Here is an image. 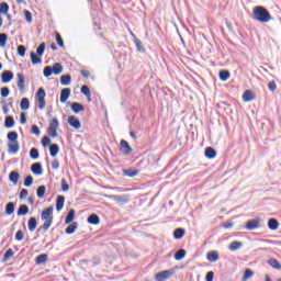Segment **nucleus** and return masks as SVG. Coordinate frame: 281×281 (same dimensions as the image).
<instances>
[{"label":"nucleus","instance_id":"1","mask_svg":"<svg viewBox=\"0 0 281 281\" xmlns=\"http://www.w3.org/2000/svg\"><path fill=\"white\" fill-rule=\"evenodd\" d=\"M252 19L257 21V23H269L270 21H273V16H271L269 9L262 5L252 8Z\"/></svg>","mask_w":281,"mask_h":281},{"label":"nucleus","instance_id":"2","mask_svg":"<svg viewBox=\"0 0 281 281\" xmlns=\"http://www.w3.org/2000/svg\"><path fill=\"white\" fill-rule=\"evenodd\" d=\"M41 218L44 221V224L37 229V233L41 232V229L47 232V229L52 227V223H54V206L44 209L41 213Z\"/></svg>","mask_w":281,"mask_h":281},{"label":"nucleus","instance_id":"3","mask_svg":"<svg viewBox=\"0 0 281 281\" xmlns=\"http://www.w3.org/2000/svg\"><path fill=\"white\" fill-rule=\"evenodd\" d=\"M47 47V44L45 42H42L35 52H31V63L32 65H41L43 63V54H45V49Z\"/></svg>","mask_w":281,"mask_h":281},{"label":"nucleus","instance_id":"4","mask_svg":"<svg viewBox=\"0 0 281 281\" xmlns=\"http://www.w3.org/2000/svg\"><path fill=\"white\" fill-rule=\"evenodd\" d=\"M58 126H60V122H58V120L56 117H54L48 125L47 128V135L49 137L56 138L58 137Z\"/></svg>","mask_w":281,"mask_h":281},{"label":"nucleus","instance_id":"5","mask_svg":"<svg viewBox=\"0 0 281 281\" xmlns=\"http://www.w3.org/2000/svg\"><path fill=\"white\" fill-rule=\"evenodd\" d=\"M47 97V92H45V88H38L36 94H35V100L38 104L40 111H43L45 109V98Z\"/></svg>","mask_w":281,"mask_h":281},{"label":"nucleus","instance_id":"6","mask_svg":"<svg viewBox=\"0 0 281 281\" xmlns=\"http://www.w3.org/2000/svg\"><path fill=\"white\" fill-rule=\"evenodd\" d=\"M175 276V270H164L155 274L156 281H166Z\"/></svg>","mask_w":281,"mask_h":281},{"label":"nucleus","instance_id":"7","mask_svg":"<svg viewBox=\"0 0 281 281\" xmlns=\"http://www.w3.org/2000/svg\"><path fill=\"white\" fill-rule=\"evenodd\" d=\"M67 122L71 128H75V131H80V128H82V123L76 115H69Z\"/></svg>","mask_w":281,"mask_h":281},{"label":"nucleus","instance_id":"8","mask_svg":"<svg viewBox=\"0 0 281 281\" xmlns=\"http://www.w3.org/2000/svg\"><path fill=\"white\" fill-rule=\"evenodd\" d=\"M104 196H105V199H111L112 201H115V203H122V205H126V203H128V201H131L128 195L105 194Z\"/></svg>","mask_w":281,"mask_h":281},{"label":"nucleus","instance_id":"9","mask_svg":"<svg viewBox=\"0 0 281 281\" xmlns=\"http://www.w3.org/2000/svg\"><path fill=\"white\" fill-rule=\"evenodd\" d=\"M120 153H122V155L128 156L131 153H133V147H131V145L125 139H121Z\"/></svg>","mask_w":281,"mask_h":281},{"label":"nucleus","instance_id":"10","mask_svg":"<svg viewBox=\"0 0 281 281\" xmlns=\"http://www.w3.org/2000/svg\"><path fill=\"white\" fill-rule=\"evenodd\" d=\"M1 82L3 85H8V82H12L14 80V72L12 70H4L1 75Z\"/></svg>","mask_w":281,"mask_h":281},{"label":"nucleus","instance_id":"11","mask_svg":"<svg viewBox=\"0 0 281 281\" xmlns=\"http://www.w3.org/2000/svg\"><path fill=\"white\" fill-rule=\"evenodd\" d=\"M259 227H260V220L258 218L249 220L245 225V229H247L248 232H254V229H258Z\"/></svg>","mask_w":281,"mask_h":281},{"label":"nucleus","instance_id":"12","mask_svg":"<svg viewBox=\"0 0 281 281\" xmlns=\"http://www.w3.org/2000/svg\"><path fill=\"white\" fill-rule=\"evenodd\" d=\"M67 104L70 105V109L72 111V113H75L76 115H78V113H82V111H85V105H82V103L80 102H67Z\"/></svg>","mask_w":281,"mask_h":281},{"label":"nucleus","instance_id":"13","mask_svg":"<svg viewBox=\"0 0 281 281\" xmlns=\"http://www.w3.org/2000/svg\"><path fill=\"white\" fill-rule=\"evenodd\" d=\"M69 98H71V88L61 89L59 97V101L61 102V104H65V102H67Z\"/></svg>","mask_w":281,"mask_h":281},{"label":"nucleus","instance_id":"14","mask_svg":"<svg viewBox=\"0 0 281 281\" xmlns=\"http://www.w3.org/2000/svg\"><path fill=\"white\" fill-rule=\"evenodd\" d=\"M206 260L209 262H218V260H221V255H218V251L216 250H210L206 254Z\"/></svg>","mask_w":281,"mask_h":281},{"label":"nucleus","instance_id":"15","mask_svg":"<svg viewBox=\"0 0 281 281\" xmlns=\"http://www.w3.org/2000/svg\"><path fill=\"white\" fill-rule=\"evenodd\" d=\"M31 172H33V175H35L36 177H41V175H43V164L34 162L31 166Z\"/></svg>","mask_w":281,"mask_h":281},{"label":"nucleus","instance_id":"16","mask_svg":"<svg viewBox=\"0 0 281 281\" xmlns=\"http://www.w3.org/2000/svg\"><path fill=\"white\" fill-rule=\"evenodd\" d=\"M139 172H142V170H139L137 168L123 169V176L124 177H130L132 179H133V177H137V175H139Z\"/></svg>","mask_w":281,"mask_h":281},{"label":"nucleus","instance_id":"17","mask_svg":"<svg viewBox=\"0 0 281 281\" xmlns=\"http://www.w3.org/2000/svg\"><path fill=\"white\" fill-rule=\"evenodd\" d=\"M252 100H256V92L254 90H246L243 93V101L244 102H252Z\"/></svg>","mask_w":281,"mask_h":281},{"label":"nucleus","instance_id":"18","mask_svg":"<svg viewBox=\"0 0 281 281\" xmlns=\"http://www.w3.org/2000/svg\"><path fill=\"white\" fill-rule=\"evenodd\" d=\"M14 210H16V203L14 202L7 203L4 209L5 216H12V214H14Z\"/></svg>","mask_w":281,"mask_h":281},{"label":"nucleus","instance_id":"19","mask_svg":"<svg viewBox=\"0 0 281 281\" xmlns=\"http://www.w3.org/2000/svg\"><path fill=\"white\" fill-rule=\"evenodd\" d=\"M75 220H76V210L70 209L68 211L67 216L65 217V225H71V223H74Z\"/></svg>","mask_w":281,"mask_h":281},{"label":"nucleus","instance_id":"20","mask_svg":"<svg viewBox=\"0 0 281 281\" xmlns=\"http://www.w3.org/2000/svg\"><path fill=\"white\" fill-rule=\"evenodd\" d=\"M55 205L56 212H63V207H65V195H57Z\"/></svg>","mask_w":281,"mask_h":281},{"label":"nucleus","instance_id":"21","mask_svg":"<svg viewBox=\"0 0 281 281\" xmlns=\"http://www.w3.org/2000/svg\"><path fill=\"white\" fill-rule=\"evenodd\" d=\"M204 157H206V159H216V149H214V147H206L204 149Z\"/></svg>","mask_w":281,"mask_h":281},{"label":"nucleus","instance_id":"22","mask_svg":"<svg viewBox=\"0 0 281 281\" xmlns=\"http://www.w3.org/2000/svg\"><path fill=\"white\" fill-rule=\"evenodd\" d=\"M15 124H16V121H14V116L7 115L4 117V128H14Z\"/></svg>","mask_w":281,"mask_h":281},{"label":"nucleus","instance_id":"23","mask_svg":"<svg viewBox=\"0 0 281 281\" xmlns=\"http://www.w3.org/2000/svg\"><path fill=\"white\" fill-rule=\"evenodd\" d=\"M87 223L89 225H100V216L95 213H92L88 216Z\"/></svg>","mask_w":281,"mask_h":281},{"label":"nucleus","instance_id":"24","mask_svg":"<svg viewBox=\"0 0 281 281\" xmlns=\"http://www.w3.org/2000/svg\"><path fill=\"white\" fill-rule=\"evenodd\" d=\"M76 229H78V222H71L65 229V234L67 236H71V234H76Z\"/></svg>","mask_w":281,"mask_h":281},{"label":"nucleus","instance_id":"25","mask_svg":"<svg viewBox=\"0 0 281 281\" xmlns=\"http://www.w3.org/2000/svg\"><path fill=\"white\" fill-rule=\"evenodd\" d=\"M30 214V206L27 204H21L16 211L18 216H27Z\"/></svg>","mask_w":281,"mask_h":281},{"label":"nucleus","instance_id":"26","mask_svg":"<svg viewBox=\"0 0 281 281\" xmlns=\"http://www.w3.org/2000/svg\"><path fill=\"white\" fill-rule=\"evenodd\" d=\"M19 179H21V173H19V171H11L9 173V181L13 183V186L19 183Z\"/></svg>","mask_w":281,"mask_h":281},{"label":"nucleus","instance_id":"27","mask_svg":"<svg viewBox=\"0 0 281 281\" xmlns=\"http://www.w3.org/2000/svg\"><path fill=\"white\" fill-rule=\"evenodd\" d=\"M7 139L9 144H16L19 143V133L12 131L7 134Z\"/></svg>","mask_w":281,"mask_h":281},{"label":"nucleus","instance_id":"28","mask_svg":"<svg viewBox=\"0 0 281 281\" xmlns=\"http://www.w3.org/2000/svg\"><path fill=\"white\" fill-rule=\"evenodd\" d=\"M8 148V153L10 155H16V153H19V150L21 149V146L19 145V143H9Z\"/></svg>","mask_w":281,"mask_h":281},{"label":"nucleus","instance_id":"29","mask_svg":"<svg viewBox=\"0 0 281 281\" xmlns=\"http://www.w3.org/2000/svg\"><path fill=\"white\" fill-rule=\"evenodd\" d=\"M186 236V228L179 227L173 231V238L175 240H181Z\"/></svg>","mask_w":281,"mask_h":281},{"label":"nucleus","instance_id":"30","mask_svg":"<svg viewBox=\"0 0 281 281\" xmlns=\"http://www.w3.org/2000/svg\"><path fill=\"white\" fill-rule=\"evenodd\" d=\"M27 227H29V232H34L36 227H38V221L36 220V217L32 216L29 218Z\"/></svg>","mask_w":281,"mask_h":281},{"label":"nucleus","instance_id":"31","mask_svg":"<svg viewBox=\"0 0 281 281\" xmlns=\"http://www.w3.org/2000/svg\"><path fill=\"white\" fill-rule=\"evenodd\" d=\"M59 82L63 87H69V85H71V75H61Z\"/></svg>","mask_w":281,"mask_h":281},{"label":"nucleus","instance_id":"32","mask_svg":"<svg viewBox=\"0 0 281 281\" xmlns=\"http://www.w3.org/2000/svg\"><path fill=\"white\" fill-rule=\"evenodd\" d=\"M280 227V222H278L276 218L271 217L268 220V228L271 232H276Z\"/></svg>","mask_w":281,"mask_h":281},{"label":"nucleus","instance_id":"33","mask_svg":"<svg viewBox=\"0 0 281 281\" xmlns=\"http://www.w3.org/2000/svg\"><path fill=\"white\" fill-rule=\"evenodd\" d=\"M52 67L53 76H60V74L64 71L63 64L55 63Z\"/></svg>","mask_w":281,"mask_h":281},{"label":"nucleus","instance_id":"34","mask_svg":"<svg viewBox=\"0 0 281 281\" xmlns=\"http://www.w3.org/2000/svg\"><path fill=\"white\" fill-rule=\"evenodd\" d=\"M232 74L229 72V70H220L218 72V78L222 82H227V80H229Z\"/></svg>","mask_w":281,"mask_h":281},{"label":"nucleus","instance_id":"35","mask_svg":"<svg viewBox=\"0 0 281 281\" xmlns=\"http://www.w3.org/2000/svg\"><path fill=\"white\" fill-rule=\"evenodd\" d=\"M187 255H188V251H186V249L183 248H180L176 251V254L173 255V258L177 261H181L183 260V258H186Z\"/></svg>","mask_w":281,"mask_h":281},{"label":"nucleus","instance_id":"36","mask_svg":"<svg viewBox=\"0 0 281 281\" xmlns=\"http://www.w3.org/2000/svg\"><path fill=\"white\" fill-rule=\"evenodd\" d=\"M48 148L50 157H57L58 153H60V146L56 143H53Z\"/></svg>","mask_w":281,"mask_h":281},{"label":"nucleus","instance_id":"37","mask_svg":"<svg viewBox=\"0 0 281 281\" xmlns=\"http://www.w3.org/2000/svg\"><path fill=\"white\" fill-rule=\"evenodd\" d=\"M47 260H49V256L47 254H41L35 258V263L45 265Z\"/></svg>","mask_w":281,"mask_h":281},{"label":"nucleus","instance_id":"38","mask_svg":"<svg viewBox=\"0 0 281 281\" xmlns=\"http://www.w3.org/2000/svg\"><path fill=\"white\" fill-rule=\"evenodd\" d=\"M18 89L23 91L25 89V75L18 74Z\"/></svg>","mask_w":281,"mask_h":281},{"label":"nucleus","instance_id":"39","mask_svg":"<svg viewBox=\"0 0 281 281\" xmlns=\"http://www.w3.org/2000/svg\"><path fill=\"white\" fill-rule=\"evenodd\" d=\"M47 192V187L45 184L40 186L36 189V196L37 199H45V193Z\"/></svg>","mask_w":281,"mask_h":281},{"label":"nucleus","instance_id":"40","mask_svg":"<svg viewBox=\"0 0 281 281\" xmlns=\"http://www.w3.org/2000/svg\"><path fill=\"white\" fill-rule=\"evenodd\" d=\"M243 247V241L234 240L229 244V251H238Z\"/></svg>","mask_w":281,"mask_h":281},{"label":"nucleus","instance_id":"41","mask_svg":"<svg viewBox=\"0 0 281 281\" xmlns=\"http://www.w3.org/2000/svg\"><path fill=\"white\" fill-rule=\"evenodd\" d=\"M134 44L136 46V52H139V54L146 53V48H144V44L139 38L135 37Z\"/></svg>","mask_w":281,"mask_h":281},{"label":"nucleus","instance_id":"42","mask_svg":"<svg viewBox=\"0 0 281 281\" xmlns=\"http://www.w3.org/2000/svg\"><path fill=\"white\" fill-rule=\"evenodd\" d=\"M20 109L21 111H30V99L22 98L20 102Z\"/></svg>","mask_w":281,"mask_h":281},{"label":"nucleus","instance_id":"43","mask_svg":"<svg viewBox=\"0 0 281 281\" xmlns=\"http://www.w3.org/2000/svg\"><path fill=\"white\" fill-rule=\"evenodd\" d=\"M268 265L270 267H272V269H277V271H280V269H281L280 261H278V259H276V258L269 259L268 260Z\"/></svg>","mask_w":281,"mask_h":281},{"label":"nucleus","instance_id":"44","mask_svg":"<svg viewBox=\"0 0 281 281\" xmlns=\"http://www.w3.org/2000/svg\"><path fill=\"white\" fill-rule=\"evenodd\" d=\"M41 144L44 148H49L52 146V138H49L47 135L43 136Z\"/></svg>","mask_w":281,"mask_h":281},{"label":"nucleus","instance_id":"45","mask_svg":"<svg viewBox=\"0 0 281 281\" xmlns=\"http://www.w3.org/2000/svg\"><path fill=\"white\" fill-rule=\"evenodd\" d=\"M12 256H14V250H12V248H9L3 255L2 262H8V260H10Z\"/></svg>","mask_w":281,"mask_h":281},{"label":"nucleus","instance_id":"46","mask_svg":"<svg viewBox=\"0 0 281 281\" xmlns=\"http://www.w3.org/2000/svg\"><path fill=\"white\" fill-rule=\"evenodd\" d=\"M33 184H34V177H32V175L26 176L24 178V187L32 188Z\"/></svg>","mask_w":281,"mask_h":281},{"label":"nucleus","instance_id":"47","mask_svg":"<svg viewBox=\"0 0 281 281\" xmlns=\"http://www.w3.org/2000/svg\"><path fill=\"white\" fill-rule=\"evenodd\" d=\"M55 41L58 47H65V41L63 40V36L60 35V33L55 32Z\"/></svg>","mask_w":281,"mask_h":281},{"label":"nucleus","instance_id":"48","mask_svg":"<svg viewBox=\"0 0 281 281\" xmlns=\"http://www.w3.org/2000/svg\"><path fill=\"white\" fill-rule=\"evenodd\" d=\"M30 157L33 159V160H36L38 159V157H41V153L38 151V148H31L30 150Z\"/></svg>","mask_w":281,"mask_h":281},{"label":"nucleus","instance_id":"49","mask_svg":"<svg viewBox=\"0 0 281 281\" xmlns=\"http://www.w3.org/2000/svg\"><path fill=\"white\" fill-rule=\"evenodd\" d=\"M44 78H49L50 76H54V70L52 69V66H45L43 69Z\"/></svg>","mask_w":281,"mask_h":281},{"label":"nucleus","instance_id":"50","mask_svg":"<svg viewBox=\"0 0 281 281\" xmlns=\"http://www.w3.org/2000/svg\"><path fill=\"white\" fill-rule=\"evenodd\" d=\"M81 93L82 95H85L86 98H91V89H89V86L83 85L81 87Z\"/></svg>","mask_w":281,"mask_h":281},{"label":"nucleus","instance_id":"51","mask_svg":"<svg viewBox=\"0 0 281 281\" xmlns=\"http://www.w3.org/2000/svg\"><path fill=\"white\" fill-rule=\"evenodd\" d=\"M8 45V34L0 33V47H5Z\"/></svg>","mask_w":281,"mask_h":281},{"label":"nucleus","instance_id":"52","mask_svg":"<svg viewBox=\"0 0 281 281\" xmlns=\"http://www.w3.org/2000/svg\"><path fill=\"white\" fill-rule=\"evenodd\" d=\"M26 52H27V47H25V45L18 46V55L21 56V58H25Z\"/></svg>","mask_w":281,"mask_h":281},{"label":"nucleus","instance_id":"53","mask_svg":"<svg viewBox=\"0 0 281 281\" xmlns=\"http://www.w3.org/2000/svg\"><path fill=\"white\" fill-rule=\"evenodd\" d=\"M0 10L2 11V14H8V12H10V4H8V2H1Z\"/></svg>","mask_w":281,"mask_h":281},{"label":"nucleus","instance_id":"54","mask_svg":"<svg viewBox=\"0 0 281 281\" xmlns=\"http://www.w3.org/2000/svg\"><path fill=\"white\" fill-rule=\"evenodd\" d=\"M252 277H254V270L248 268L244 271L243 280H249V278H252Z\"/></svg>","mask_w":281,"mask_h":281},{"label":"nucleus","instance_id":"55","mask_svg":"<svg viewBox=\"0 0 281 281\" xmlns=\"http://www.w3.org/2000/svg\"><path fill=\"white\" fill-rule=\"evenodd\" d=\"M0 95H1V98H8V95H10V88L2 87L0 89Z\"/></svg>","mask_w":281,"mask_h":281},{"label":"nucleus","instance_id":"56","mask_svg":"<svg viewBox=\"0 0 281 281\" xmlns=\"http://www.w3.org/2000/svg\"><path fill=\"white\" fill-rule=\"evenodd\" d=\"M31 133H32V135H41V128L38 127V125H36V124H33L32 126H31Z\"/></svg>","mask_w":281,"mask_h":281},{"label":"nucleus","instance_id":"57","mask_svg":"<svg viewBox=\"0 0 281 281\" xmlns=\"http://www.w3.org/2000/svg\"><path fill=\"white\" fill-rule=\"evenodd\" d=\"M24 16H25L26 23H32L33 18H32V12H30V10H24Z\"/></svg>","mask_w":281,"mask_h":281},{"label":"nucleus","instance_id":"58","mask_svg":"<svg viewBox=\"0 0 281 281\" xmlns=\"http://www.w3.org/2000/svg\"><path fill=\"white\" fill-rule=\"evenodd\" d=\"M61 190L63 192H69V183H67L65 178L61 179Z\"/></svg>","mask_w":281,"mask_h":281},{"label":"nucleus","instance_id":"59","mask_svg":"<svg viewBox=\"0 0 281 281\" xmlns=\"http://www.w3.org/2000/svg\"><path fill=\"white\" fill-rule=\"evenodd\" d=\"M24 237H25V234H23V231L19 229L15 233V240H18L19 243H21V240H23Z\"/></svg>","mask_w":281,"mask_h":281},{"label":"nucleus","instance_id":"60","mask_svg":"<svg viewBox=\"0 0 281 281\" xmlns=\"http://www.w3.org/2000/svg\"><path fill=\"white\" fill-rule=\"evenodd\" d=\"M268 89H269V91H271L273 93L278 89V85L276 83V81L271 80L268 83Z\"/></svg>","mask_w":281,"mask_h":281},{"label":"nucleus","instance_id":"61","mask_svg":"<svg viewBox=\"0 0 281 281\" xmlns=\"http://www.w3.org/2000/svg\"><path fill=\"white\" fill-rule=\"evenodd\" d=\"M20 124H27V115L25 114V112H22L20 114Z\"/></svg>","mask_w":281,"mask_h":281},{"label":"nucleus","instance_id":"62","mask_svg":"<svg viewBox=\"0 0 281 281\" xmlns=\"http://www.w3.org/2000/svg\"><path fill=\"white\" fill-rule=\"evenodd\" d=\"M205 281H214V271H209L205 274Z\"/></svg>","mask_w":281,"mask_h":281},{"label":"nucleus","instance_id":"63","mask_svg":"<svg viewBox=\"0 0 281 281\" xmlns=\"http://www.w3.org/2000/svg\"><path fill=\"white\" fill-rule=\"evenodd\" d=\"M27 194H30V192L27 191V189H22L20 191V200H23L27 196Z\"/></svg>","mask_w":281,"mask_h":281},{"label":"nucleus","instance_id":"64","mask_svg":"<svg viewBox=\"0 0 281 281\" xmlns=\"http://www.w3.org/2000/svg\"><path fill=\"white\" fill-rule=\"evenodd\" d=\"M52 168H53L54 170H58V168H60V162L58 161V159H54V160L52 161Z\"/></svg>","mask_w":281,"mask_h":281}]
</instances>
